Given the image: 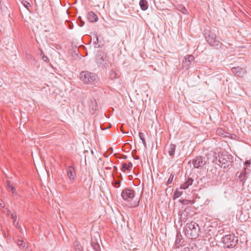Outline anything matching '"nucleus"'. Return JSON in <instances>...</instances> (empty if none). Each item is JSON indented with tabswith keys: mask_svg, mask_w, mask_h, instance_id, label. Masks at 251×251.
<instances>
[{
	"mask_svg": "<svg viewBox=\"0 0 251 251\" xmlns=\"http://www.w3.org/2000/svg\"><path fill=\"white\" fill-rule=\"evenodd\" d=\"M200 231L199 226L195 222H191L186 226L185 234L190 238L196 239L199 235Z\"/></svg>",
	"mask_w": 251,
	"mask_h": 251,
	"instance_id": "obj_1",
	"label": "nucleus"
},
{
	"mask_svg": "<svg viewBox=\"0 0 251 251\" xmlns=\"http://www.w3.org/2000/svg\"><path fill=\"white\" fill-rule=\"evenodd\" d=\"M238 238L234 234L226 235L222 238L224 247L226 248H234L237 244Z\"/></svg>",
	"mask_w": 251,
	"mask_h": 251,
	"instance_id": "obj_2",
	"label": "nucleus"
},
{
	"mask_svg": "<svg viewBox=\"0 0 251 251\" xmlns=\"http://www.w3.org/2000/svg\"><path fill=\"white\" fill-rule=\"evenodd\" d=\"M80 78L86 84H91L97 80V75L88 71L82 72L80 74Z\"/></svg>",
	"mask_w": 251,
	"mask_h": 251,
	"instance_id": "obj_3",
	"label": "nucleus"
},
{
	"mask_svg": "<svg viewBox=\"0 0 251 251\" xmlns=\"http://www.w3.org/2000/svg\"><path fill=\"white\" fill-rule=\"evenodd\" d=\"M205 39L208 44L211 46H218L220 41L216 35L211 31H208L205 33Z\"/></svg>",
	"mask_w": 251,
	"mask_h": 251,
	"instance_id": "obj_4",
	"label": "nucleus"
},
{
	"mask_svg": "<svg viewBox=\"0 0 251 251\" xmlns=\"http://www.w3.org/2000/svg\"><path fill=\"white\" fill-rule=\"evenodd\" d=\"M135 193L133 190L129 189H125L123 190L121 196L123 199L126 201H130L134 197Z\"/></svg>",
	"mask_w": 251,
	"mask_h": 251,
	"instance_id": "obj_5",
	"label": "nucleus"
},
{
	"mask_svg": "<svg viewBox=\"0 0 251 251\" xmlns=\"http://www.w3.org/2000/svg\"><path fill=\"white\" fill-rule=\"evenodd\" d=\"M229 161V157L227 155L222 154L221 155H219L218 162H219L220 165H221L222 167L226 168L228 167V163Z\"/></svg>",
	"mask_w": 251,
	"mask_h": 251,
	"instance_id": "obj_6",
	"label": "nucleus"
},
{
	"mask_svg": "<svg viewBox=\"0 0 251 251\" xmlns=\"http://www.w3.org/2000/svg\"><path fill=\"white\" fill-rule=\"evenodd\" d=\"M194 167L196 168H199L204 164L202 157L201 156L197 157L193 161Z\"/></svg>",
	"mask_w": 251,
	"mask_h": 251,
	"instance_id": "obj_7",
	"label": "nucleus"
},
{
	"mask_svg": "<svg viewBox=\"0 0 251 251\" xmlns=\"http://www.w3.org/2000/svg\"><path fill=\"white\" fill-rule=\"evenodd\" d=\"M104 53L101 51L99 52L96 55V61L97 64L101 65L103 63L104 61Z\"/></svg>",
	"mask_w": 251,
	"mask_h": 251,
	"instance_id": "obj_8",
	"label": "nucleus"
},
{
	"mask_svg": "<svg viewBox=\"0 0 251 251\" xmlns=\"http://www.w3.org/2000/svg\"><path fill=\"white\" fill-rule=\"evenodd\" d=\"M89 106L92 112H94L98 108V104L96 100L94 99L91 100L89 101Z\"/></svg>",
	"mask_w": 251,
	"mask_h": 251,
	"instance_id": "obj_9",
	"label": "nucleus"
},
{
	"mask_svg": "<svg viewBox=\"0 0 251 251\" xmlns=\"http://www.w3.org/2000/svg\"><path fill=\"white\" fill-rule=\"evenodd\" d=\"M67 174H68V176L69 178L71 180V179H75V169L73 167H72V166H69L67 168Z\"/></svg>",
	"mask_w": 251,
	"mask_h": 251,
	"instance_id": "obj_10",
	"label": "nucleus"
},
{
	"mask_svg": "<svg viewBox=\"0 0 251 251\" xmlns=\"http://www.w3.org/2000/svg\"><path fill=\"white\" fill-rule=\"evenodd\" d=\"M87 18L88 20L92 23L96 22L98 20L97 16L93 12H90L88 13Z\"/></svg>",
	"mask_w": 251,
	"mask_h": 251,
	"instance_id": "obj_11",
	"label": "nucleus"
},
{
	"mask_svg": "<svg viewBox=\"0 0 251 251\" xmlns=\"http://www.w3.org/2000/svg\"><path fill=\"white\" fill-rule=\"evenodd\" d=\"M194 59V57L193 55H190L188 56L187 58H185V60H183L184 65L185 67H188L191 63V62L193 61Z\"/></svg>",
	"mask_w": 251,
	"mask_h": 251,
	"instance_id": "obj_12",
	"label": "nucleus"
},
{
	"mask_svg": "<svg viewBox=\"0 0 251 251\" xmlns=\"http://www.w3.org/2000/svg\"><path fill=\"white\" fill-rule=\"evenodd\" d=\"M232 72L238 76L243 75L242 69L239 67H233L231 69Z\"/></svg>",
	"mask_w": 251,
	"mask_h": 251,
	"instance_id": "obj_13",
	"label": "nucleus"
},
{
	"mask_svg": "<svg viewBox=\"0 0 251 251\" xmlns=\"http://www.w3.org/2000/svg\"><path fill=\"white\" fill-rule=\"evenodd\" d=\"M139 4L142 10H146L148 8V4L146 0H140Z\"/></svg>",
	"mask_w": 251,
	"mask_h": 251,
	"instance_id": "obj_14",
	"label": "nucleus"
},
{
	"mask_svg": "<svg viewBox=\"0 0 251 251\" xmlns=\"http://www.w3.org/2000/svg\"><path fill=\"white\" fill-rule=\"evenodd\" d=\"M176 146L174 144H171L168 149V153L170 155L173 156L175 154Z\"/></svg>",
	"mask_w": 251,
	"mask_h": 251,
	"instance_id": "obj_15",
	"label": "nucleus"
},
{
	"mask_svg": "<svg viewBox=\"0 0 251 251\" xmlns=\"http://www.w3.org/2000/svg\"><path fill=\"white\" fill-rule=\"evenodd\" d=\"M91 246L95 251H100V246L97 242L92 241Z\"/></svg>",
	"mask_w": 251,
	"mask_h": 251,
	"instance_id": "obj_16",
	"label": "nucleus"
},
{
	"mask_svg": "<svg viewBox=\"0 0 251 251\" xmlns=\"http://www.w3.org/2000/svg\"><path fill=\"white\" fill-rule=\"evenodd\" d=\"M17 245L23 249L26 248L27 246L26 244L25 243L23 240H18L17 242Z\"/></svg>",
	"mask_w": 251,
	"mask_h": 251,
	"instance_id": "obj_17",
	"label": "nucleus"
},
{
	"mask_svg": "<svg viewBox=\"0 0 251 251\" xmlns=\"http://www.w3.org/2000/svg\"><path fill=\"white\" fill-rule=\"evenodd\" d=\"M182 194V192L178 191V189H177L174 193L173 199H176L180 197L181 196Z\"/></svg>",
	"mask_w": 251,
	"mask_h": 251,
	"instance_id": "obj_18",
	"label": "nucleus"
},
{
	"mask_svg": "<svg viewBox=\"0 0 251 251\" xmlns=\"http://www.w3.org/2000/svg\"><path fill=\"white\" fill-rule=\"evenodd\" d=\"M181 237V236L180 235H179L178 234H177V236H176V242H175V243H176V245H178V247H179V245H181V239L180 238V237Z\"/></svg>",
	"mask_w": 251,
	"mask_h": 251,
	"instance_id": "obj_19",
	"label": "nucleus"
},
{
	"mask_svg": "<svg viewBox=\"0 0 251 251\" xmlns=\"http://www.w3.org/2000/svg\"><path fill=\"white\" fill-rule=\"evenodd\" d=\"M175 174H171L170 175V176L169 178L168 179V181L166 182V185H169V184H171L174 180V178Z\"/></svg>",
	"mask_w": 251,
	"mask_h": 251,
	"instance_id": "obj_20",
	"label": "nucleus"
},
{
	"mask_svg": "<svg viewBox=\"0 0 251 251\" xmlns=\"http://www.w3.org/2000/svg\"><path fill=\"white\" fill-rule=\"evenodd\" d=\"M178 10L183 14H185L187 12V9L184 6L181 5L178 6L177 8Z\"/></svg>",
	"mask_w": 251,
	"mask_h": 251,
	"instance_id": "obj_21",
	"label": "nucleus"
},
{
	"mask_svg": "<svg viewBox=\"0 0 251 251\" xmlns=\"http://www.w3.org/2000/svg\"><path fill=\"white\" fill-rule=\"evenodd\" d=\"M139 137H140V139L142 141L143 144H144V145L145 146H146V141H145V138L144 137V133H141V132H139Z\"/></svg>",
	"mask_w": 251,
	"mask_h": 251,
	"instance_id": "obj_22",
	"label": "nucleus"
},
{
	"mask_svg": "<svg viewBox=\"0 0 251 251\" xmlns=\"http://www.w3.org/2000/svg\"><path fill=\"white\" fill-rule=\"evenodd\" d=\"M121 170L123 172H125L126 171H129L128 167L127 166V165L126 163H123L122 164Z\"/></svg>",
	"mask_w": 251,
	"mask_h": 251,
	"instance_id": "obj_23",
	"label": "nucleus"
},
{
	"mask_svg": "<svg viewBox=\"0 0 251 251\" xmlns=\"http://www.w3.org/2000/svg\"><path fill=\"white\" fill-rule=\"evenodd\" d=\"M217 133L219 134V135H221L222 136H226V135H225L226 133V132H225L224 131H223L222 129L220 128V129H218L217 130Z\"/></svg>",
	"mask_w": 251,
	"mask_h": 251,
	"instance_id": "obj_24",
	"label": "nucleus"
},
{
	"mask_svg": "<svg viewBox=\"0 0 251 251\" xmlns=\"http://www.w3.org/2000/svg\"><path fill=\"white\" fill-rule=\"evenodd\" d=\"M193 179L192 178H188L185 181L186 183L188 186L192 185L193 182Z\"/></svg>",
	"mask_w": 251,
	"mask_h": 251,
	"instance_id": "obj_25",
	"label": "nucleus"
},
{
	"mask_svg": "<svg viewBox=\"0 0 251 251\" xmlns=\"http://www.w3.org/2000/svg\"><path fill=\"white\" fill-rule=\"evenodd\" d=\"M188 187H189L188 185H187V184L185 182L184 183H183V184H181L180 187L181 189H183V190H185V189H187Z\"/></svg>",
	"mask_w": 251,
	"mask_h": 251,
	"instance_id": "obj_26",
	"label": "nucleus"
},
{
	"mask_svg": "<svg viewBox=\"0 0 251 251\" xmlns=\"http://www.w3.org/2000/svg\"><path fill=\"white\" fill-rule=\"evenodd\" d=\"M75 251H82V247L78 244H75Z\"/></svg>",
	"mask_w": 251,
	"mask_h": 251,
	"instance_id": "obj_27",
	"label": "nucleus"
},
{
	"mask_svg": "<svg viewBox=\"0 0 251 251\" xmlns=\"http://www.w3.org/2000/svg\"><path fill=\"white\" fill-rule=\"evenodd\" d=\"M136 152V150H134L132 151L131 154L133 157V158L134 159L138 160L139 159V157L138 156H135L134 153Z\"/></svg>",
	"mask_w": 251,
	"mask_h": 251,
	"instance_id": "obj_28",
	"label": "nucleus"
},
{
	"mask_svg": "<svg viewBox=\"0 0 251 251\" xmlns=\"http://www.w3.org/2000/svg\"><path fill=\"white\" fill-rule=\"evenodd\" d=\"M121 181L119 180L115 181L114 183V186L115 187L118 188L120 186Z\"/></svg>",
	"mask_w": 251,
	"mask_h": 251,
	"instance_id": "obj_29",
	"label": "nucleus"
},
{
	"mask_svg": "<svg viewBox=\"0 0 251 251\" xmlns=\"http://www.w3.org/2000/svg\"><path fill=\"white\" fill-rule=\"evenodd\" d=\"M10 216L11 219L13 220V222L15 223L17 220V215L15 214L12 213L11 214Z\"/></svg>",
	"mask_w": 251,
	"mask_h": 251,
	"instance_id": "obj_30",
	"label": "nucleus"
},
{
	"mask_svg": "<svg viewBox=\"0 0 251 251\" xmlns=\"http://www.w3.org/2000/svg\"><path fill=\"white\" fill-rule=\"evenodd\" d=\"M13 187H14L12 184H10V182L8 181L7 182V189L10 191V190L12 189V188H13Z\"/></svg>",
	"mask_w": 251,
	"mask_h": 251,
	"instance_id": "obj_31",
	"label": "nucleus"
},
{
	"mask_svg": "<svg viewBox=\"0 0 251 251\" xmlns=\"http://www.w3.org/2000/svg\"><path fill=\"white\" fill-rule=\"evenodd\" d=\"M138 204H139V201H134L133 203H131L130 205H131V207H136V206H138Z\"/></svg>",
	"mask_w": 251,
	"mask_h": 251,
	"instance_id": "obj_32",
	"label": "nucleus"
},
{
	"mask_svg": "<svg viewBox=\"0 0 251 251\" xmlns=\"http://www.w3.org/2000/svg\"><path fill=\"white\" fill-rule=\"evenodd\" d=\"M42 59H43L44 61H45V62H49V58H48V57H47V56H45V55H44L43 56V57H42Z\"/></svg>",
	"mask_w": 251,
	"mask_h": 251,
	"instance_id": "obj_33",
	"label": "nucleus"
},
{
	"mask_svg": "<svg viewBox=\"0 0 251 251\" xmlns=\"http://www.w3.org/2000/svg\"><path fill=\"white\" fill-rule=\"evenodd\" d=\"M127 166L128 167L129 171L131 170L132 167V164L131 162H129L128 164L127 165Z\"/></svg>",
	"mask_w": 251,
	"mask_h": 251,
	"instance_id": "obj_34",
	"label": "nucleus"
},
{
	"mask_svg": "<svg viewBox=\"0 0 251 251\" xmlns=\"http://www.w3.org/2000/svg\"><path fill=\"white\" fill-rule=\"evenodd\" d=\"M10 191H12V193L13 194H14V193H16V188H15V187H13V188H12V189L10 190Z\"/></svg>",
	"mask_w": 251,
	"mask_h": 251,
	"instance_id": "obj_35",
	"label": "nucleus"
},
{
	"mask_svg": "<svg viewBox=\"0 0 251 251\" xmlns=\"http://www.w3.org/2000/svg\"><path fill=\"white\" fill-rule=\"evenodd\" d=\"M119 158H121L124 159H126L127 158V156L126 155H122L121 157H118Z\"/></svg>",
	"mask_w": 251,
	"mask_h": 251,
	"instance_id": "obj_36",
	"label": "nucleus"
},
{
	"mask_svg": "<svg viewBox=\"0 0 251 251\" xmlns=\"http://www.w3.org/2000/svg\"><path fill=\"white\" fill-rule=\"evenodd\" d=\"M80 24H79L80 26H82L84 25V22L82 21L81 20L80 21Z\"/></svg>",
	"mask_w": 251,
	"mask_h": 251,
	"instance_id": "obj_37",
	"label": "nucleus"
},
{
	"mask_svg": "<svg viewBox=\"0 0 251 251\" xmlns=\"http://www.w3.org/2000/svg\"><path fill=\"white\" fill-rule=\"evenodd\" d=\"M186 211V209L184 211V212H183L182 214H181L180 216H181V218H183V215H184V216H185V215L184 214V213ZM186 216H187V215H186Z\"/></svg>",
	"mask_w": 251,
	"mask_h": 251,
	"instance_id": "obj_38",
	"label": "nucleus"
},
{
	"mask_svg": "<svg viewBox=\"0 0 251 251\" xmlns=\"http://www.w3.org/2000/svg\"><path fill=\"white\" fill-rule=\"evenodd\" d=\"M1 202H2L1 201H0V206L3 207V206H2V205Z\"/></svg>",
	"mask_w": 251,
	"mask_h": 251,
	"instance_id": "obj_39",
	"label": "nucleus"
},
{
	"mask_svg": "<svg viewBox=\"0 0 251 251\" xmlns=\"http://www.w3.org/2000/svg\"><path fill=\"white\" fill-rule=\"evenodd\" d=\"M29 5V3H27L26 5H25V7H26L27 8H27V5Z\"/></svg>",
	"mask_w": 251,
	"mask_h": 251,
	"instance_id": "obj_40",
	"label": "nucleus"
},
{
	"mask_svg": "<svg viewBox=\"0 0 251 251\" xmlns=\"http://www.w3.org/2000/svg\"><path fill=\"white\" fill-rule=\"evenodd\" d=\"M246 164H250V162L248 161H247L246 162Z\"/></svg>",
	"mask_w": 251,
	"mask_h": 251,
	"instance_id": "obj_41",
	"label": "nucleus"
},
{
	"mask_svg": "<svg viewBox=\"0 0 251 251\" xmlns=\"http://www.w3.org/2000/svg\"><path fill=\"white\" fill-rule=\"evenodd\" d=\"M69 26H70V28H71V29H72V26H71V25H69Z\"/></svg>",
	"mask_w": 251,
	"mask_h": 251,
	"instance_id": "obj_42",
	"label": "nucleus"
},
{
	"mask_svg": "<svg viewBox=\"0 0 251 251\" xmlns=\"http://www.w3.org/2000/svg\"><path fill=\"white\" fill-rule=\"evenodd\" d=\"M7 214H8V215L10 214L9 211H7Z\"/></svg>",
	"mask_w": 251,
	"mask_h": 251,
	"instance_id": "obj_43",
	"label": "nucleus"
}]
</instances>
